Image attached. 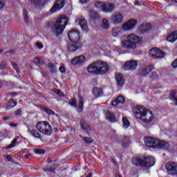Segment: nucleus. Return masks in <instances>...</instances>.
Instances as JSON below:
<instances>
[{
  "label": "nucleus",
  "instance_id": "44",
  "mask_svg": "<svg viewBox=\"0 0 177 177\" xmlns=\"http://www.w3.org/2000/svg\"><path fill=\"white\" fill-rule=\"evenodd\" d=\"M82 140L83 142H85L87 145H91V143H93V140H92L89 137H82Z\"/></svg>",
  "mask_w": 177,
  "mask_h": 177
},
{
  "label": "nucleus",
  "instance_id": "45",
  "mask_svg": "<svg viewBox=\"0 0 177 177\" xmlns=\"http://www.w3.org/2000/svg\"><path fill=\"white\" fill-rule=\"evenodd\" d=\"M149 77L152 80V81H154L155 80H157V78H158V74L157 73V72L153 71L151 73Z\"/></svg>",
  "mask_w": 177,
  "mask_h": 177
},
{
  "label": "nucleus",
  "instance_id": "48",
  "mask_svg": "<svg viewBox=\"0 0 177 177\" xmlns=\"http://www.w3.org/2000/svg\"><path fill=\"white\" fill-rule=\"evenodd\" d=\"M8 64L5 62H0V70H6Z\"/></svg>",
  "mask_w": 177,
  "mask_h": 177
},
{
  "label": "nucleus",
  "instance_id": "18",
  "mask_svg": "<svg viewBox=\"0 0 177 177\" xmlns=\"http://www.w3.org/2000/svg\"><path fill=\"white\" fill-rule=\"evenodd\" d=\"M80 128H82V131H84L86 135H91V133L92 132V129L91 128V126L88 124V122H86V121L84 120L80 121Z\"/></svg>",
  "mask_w": 177,
  "mask_h": 177
},
{
  "label": "nucleus",
  "instance_id": "26",
  "mask_svg": "<svg viewBox=\"0 0 177 177\" xmlns=\"http://www.w3.org/2000/svg\"><path fill=\"white\" fill-rule=\"evenodd\" d=\"M115 80L118 86H122L125 82V79H124V76L121 73L115 75Z\"/></svg>",
  "mask_w": 177,
  "mask_h": 177
},
{
  "label": "nucleus",
  "instance_id": "59",
  "mask_svg": "<svg viewBox=\"0 0 177 177\" xmlns=\"http://www.w3.org/2000/svg\"><path fill=\"white\" fill-rule=\"evenodd\" d=\"M80 3H86V2H89V0H80Z\"/></svg>",
  "mask_w": 177,
  "mask_h": 177
},
{
  "label": "nucleus",
  "instance_id": "62",
  "mask_svg": "<svg viewBox=\"0 0 177 177\" xmlns=\"http://www.w3.org/2000/svg\"><path fill=\"white\" fill-rule=\"evenodd\" d=\"M5 53H10V55H13V53H15V51L10 50L6 52Z\"/></svg>",
  "mask_w": 177,
  "mask_h": 177
},
{
  "label": "nucleus",
  "instance_id": "43",
  "mask_svg": "<svg viewBox=\"0 0 177 177\" xmlns=\"http://www.w3.org/2000/svg\"><path fill=\"white\" fill-rule=\"evenodd\" d=\"M1 119L3 121H9V120H12V114H6V113H3Z\"/></svg>",
  "mask_w": 177,
  "mask_h": 177
},
{
  "label": "nucleus",
  "instance_id": "15",
  "mask_svg": "<svg viewBox=\"0 0 177 177\" xmlns=\"http://www.w3.org/2000/svg\"><path fill=\"white\" fill-rule=\"evenodd\" d=\"M137 24L138 21H136V19H130L128 22L125 23L122 26V30H124V31H129V30L135 28Z\"/></svg>",
  "mask_w": 177,
  "mask_h": 177
},
{
  "label": "nucleus",
  "instance_id": "56",
  "mask_svg": "<svg viewBox=\"0 0 177 177\" xmlns=\"http://www.w3.org/2000/svg\"><path fill=\"white\" fill-rule=\"evenodd\" d=\"M12 66L16 70V71H19V66H17V64L15 62L12 63Z\"/></svg>",
  "mask_w": 177,
  "mask_h": 177
},
{
  "label": "nucleus",
  "instance_id": "61",
  "mask_svg": "<svg viewBox=\"0 0 177 177\" xmlns=\"http://www.w3.org/2000/svg\"><path fill=\"white\" fill-rule=\"evenodd\" d=\"M10 96L12 97H15V96H17V93H11Z\"/></svg>",
  "mask_w": 177,
  "mask_h": 177
},
{
  "label": "nucleus",
  "instance_id": "11",
  "mask_svg": "<svg viewBox=\"0 0 177 177\" xmlns=\"http://www.w3.org/2000/svg\"><path fill=\"white\" fill-rule=\"evenodd\" d=\"M153 70H156L154 64H149L144 68L139 70L138 74V75H140V77H146L147 75H149V73H151Z\"/></svg>",
  "mask_w": 177,
  "mask_h": 177
},
{
  "label": "nucleus",
  "instance_id": "34",
  "mask_svg": "<svg viewBox=\"0 0 177 177\" xmlns=\"http://www.w3.org/2000/svg\"><path fill=\"white\" fill-rule=\"evenodd\" d=\"M47 66L49 71H50L53 74H56V73H57V67H56L55 64L53 63H48Z\"/></svg>",
  "mask_w": 177,
  "mask_h": 177
},
{
  "label": "nucleus",
  "instance_id": "17",
  "mask_svg": "<svg viewBox=\"0 0 177 177\" xmlns=\"http://www.w3.org/2000/svg\"><path fill=\"white\" fill-rule=\"evenodd\" d=\"M85 62H86V57L80 55L72 59L71 64H73V66H77V64H82L83 63H85Z\"/></svg>",
  "mask_w": 177,
  "mask_h": 177
},
{
  "label": "nucleus",
  "instance_id": "22",
  "mask_svg": "<svg viewBox=\"0 0 177 177\" xmlns=\"http://www.w3.org/2000/svg\"><path fill=\"white\" fill-rule=\"evenodd\" d=\"M93 95L97 99V97H102L103 96V89L102 88L94 87L92 91Z\"/></svg>",
  "mask_w": 177,
  "mask_h": 177
},
{
  "label": "nucleus",
  "instance_id": "63",
  "mask_svg": "<svg viewBox=\"0 0 177 177\" xmlns=\"http://www.w3.org/2000/svg\"><path fill=\"white\" fill-rule=\"evenodd\" d=\"M10 127H12L13 128H16V127H17V124H16V123L10 124Z\"/></svg>",
  "mask_w": 177,
  "mask_h": 177
},
{
  "label": "nucleus",
  "instance_id": "64",
  "mask_svg": "<svg viewBox=\"0 0 177 177\" xmlns=\"http://www.w3.org/2000/svg\"><path fill=\"white\" fill-rule=\"evenodd\" d=\"M47 162H48V164H50L52 162V160H50V158H48L47 159Z\"/></svg>",
  "mask_w": 177,
  "mask_h": 177
},
{
  "label": "nucleus",
  "instance_id": "52",
  "mask_svg": "<svg viewBox=\"0 0 177 177\" xmlns=\"http://www.w3.org/2000/svg\"><path fill=\"white\" fill-rule=\"evenodd\" d=\"M5 6V0H0V9H3Z\"/></svg>",
  "mask_w": 177,
  "mask_h": 177
},
{
  "label": "nucleus",
  "instance_id": "16",
  "mask_svg": "<svg viewBox=\"0 0 177 177\" xmlns=\"http://www.w3.org/2000/svg\"><path fill=\"white\" fill-rule=\"evenodd\" d=\"M72 43L68 44L67 49L69 52H77L81 48V43L79 41H71Z\"/></svg>",
  "mask_w": 177,
  "mask_h": 177
},
{
  "label": "nucleus",
  "instance_id": "40",
  "mask_svg": "<svg viewBox=\"0 0 177 177\" xmlns=\"http://www.w3.org/2000/svg\"><path fill=\"white\" fill-rule=\"evenodd\" d=\"M16 143H17V138H15L11 142L10 145L8 147H6V150H9V149H13L16 146Z\"/></svg>",
  "mask_w": 177,
  "mask_h": 177
},
{
  "label": "nucleus",
  "instance_id": "8",
  "mask_svg": "<svg viewBox=\"0 0 177 177\" xmlns=\"http://www.w3.org/2000/svg\"><path fill=\"white\" fill-rule=\"evenodd\" d=\"M68 104H70V106L72 107L77 109L78 113H81V111L84 110V98L82 97H80L79 99V106L77 103V99H75V97H72Z\"/></svg>",
  "mask_w": 177,
  "mask_h": 177
},
{
  "label": "nucleus",
  "instance_id": "29",
  "mask_svg": "<svg viewBox=\"0 0 177 177\" xmlns=\"http://www.w3.org/2000/svg\"><path fill=\"white\" fill-rule=\"evenodd\" d=\"M121 145L123 149H127V147H128V146L131 145V138H129V137L127 136L124 137V138L122 139Z\"/></svg>",
  "mask_w": 177,
  "mask_h": 177
},
{
  "label": "nucleus",
  "instance_id": "30",
  "mask_svg": "<svg viewBox=\"0 0 177 177\" xmlns=\"http://www.w3.org/2000/svg\"><path fill=\"white\" fill-rule=\"evenodd\" d=\"M56 168H57V165H53L51 167L43 169V171L46 174H55Z\"/></svg>",
  "mask_w": 177,
  "mask_h": 177
},
{
  "label": "nucleus",
  "instance_id": "6",
  "mask_svg": "<svg viewBox=\"0 0 177 177\" xmlns=\"http://www.w3.org/2000/svg\"><path fill=\"white\" fill-rule=\"evenodd\" d=\"M145 142L147 147L151 149H167L169 147V144L167 142L160 141V140L147 137L145 138Z\"/></svg>",
  "mask_w": 177,
  "mask_h": 177
},
{
  "label": "nucleus",
  "instance_id": "14",
  "mask_svg": "<svg viewBox=\"0 0 177 177\" xmlns=\"http://www.w3.org/2000/svg\"><path fill=\"white\" fill-rule=\"evenodd\" d=\"M138 67V62L135 60L128 61L124 64V70L132 71Z\"/></svg>",
  "mask_w": 177,
  "mask_h": 177
},
{
  "label": "nucleus",
  "instance_id": "53",
  "mask_svg": "<svg viewBox=\"0 0 177 177\" xmlns=\"http://www.w3.org/2000/svg\"><path fill=\"white\" fill-rule=\"evenodd\" d=\"M59 70L62 74H64V73H66V68H64V66H60Z\"/></svg>",
  "mask_w": 177,
  "mask_h": 177
},
{
  "label": "nucleus",
  "instance_id": "41",
  "mask_svg": "<svg viewBox=\"0 0 177 177\" xmlns=\"http://www.w3.org/2000/svg\"><path fill=\"white\" fill-rule=\"evenodd\" d=\"M121 34V28H114L112 30V35L113 37H118Z\"/></svg>",
  "mask_w": 177,
  "mask_h": 177
},
{
  "label": "nucleus",
  "instance_id": "19",
  "mask_svg": "<svg viewBox=\"0 0 177 177\" xmlns=\"http://www.w3.org/2000/svg\"><path fill=\"white\" fill-rule=\"evenodd\" d=\"M115 9V5L113 3H109L102 6V10L106 13H111L114 12Z\"/></svg>",
  "mask_w": 177,
  "mask_h": 177
},
{
  "label": "nucleus",
  "instance_id": "49",
  "mask_svg": "<svg viewBox=\"0 0 177 177\" xmlns=\"http://www.w3.org/2000/svg\"><path fill=\"white\" fill-rule=\"evenodd\" d=\"M3 158H4L5 161H6L7 162L12 161V157H10V156H9V155L4 156Z\"/></svg>",
  "mask_w": 177,
  "mask_h": 177
},
{
  "label": "nucleus",
  "instance_id": "4",
  "mask_svg": "<svg viewBox=\"0 0 177 177\" xmlns=\"http://www.w3.org/2000/svg\"><path fill=\"white\" fill-rule=\"evenodd\" d=\"M142 39L143 38L142 37H139L135 34H130L127 35L126 39L121 41V46L124 49L133 50L138 46V44H142Z\"/></svg>",
  "mask_w": 177,
  "mask_h": 177
},
{
  "label": "nucleus",
  "instance_id": "7",
  "mask_svg": "<svg viewBox=\"0 0 177 177\" xmlns=\"http://www.w3.org/2000/svg\"><path fill=\"white\" fill-rule=\"evenodd\" d=\"M37 130L39 131L43 135L46 136H50L52 134V127L46 121H40L37 123L36 125Z\"/></svg>",
  "mask_w": 177,
  "mask_h": 177
},
{
  "label": "nucleus",
  "instance_id": "38",
  "mask_svg": "<svg viewBox=\"0 0 177 177\" xmlns=\"http://www.w3.org/2000/svg\"><path fill=\"white\" fill-rule=\"evenodd\" d=\"M122 122H123V128H124V129L129 128L131 123L129 122V120H128V118L123 117Z\"/></svg>",
  "mask_w": 177,
  "mask_h": 177
},
{
  "label": "nucleus",
  "instance_id": "24",
  "mask_svg": "<svg viewBox=\"0 0 177 177\" xmlns=\"http://www.w3.org/2000/svg\"><path fill=\"white\" fill-rule=\"evenodd\" d=\"M79 26H80L82 30L84 32H88V31H89V28H88V22L86 20L84 19H80Z\"/></svg>",
  "mask_w": 177,
  "mask_h": 177
},
{
  "label": "nucleus",
  "instance_id": "58",
  "mask_svg": "<svg viewBox=\"0 0 177 177\" xmlns=\"http://www.w3.org/2000/svg\"><path fill=\"white\" fill-rule=\"evenodd\" d=\"M95 6V8H99V6H102V2H97Z\"/></svg>",
  "mask_w": 177,
  "mask_h": 177
},
{
  "label": "nucleus",
  "instance_id": "10",
  "mask_svg": "<svg viewBox=\"0 0 177 177\" xmlns=\"http://www.w3.org/2000/svg\"><path fill=\"white\" fill-rule=\"evenodd\" d=\"M68 37L71 42H79L80 30L75 28L71 29L68 33Z\"/></svg>",
  "mask_w": 177,
  "mask_h": 177
},
{
  "label": "nucleus",
  "instance_id": "21",
  "mask_svg": "<svg viewBox=\"0 0 177 177\" xmlns=\"http://www.w3.org/2000/svg\"><path fill=\"white\" fill-rule=\"evenodd\" d=\"M106 118L109 122H117V118L115 115L109 110H107L105 113Z\"/></svg>",
  "mask_w": 177,
  "mask_h": 177
},
{
  "label": "nucleus",
  "instance_id": "50",
  "mask_svg": "<svg viewBox=\"0 0 177 177\" xmlns=\"http://www.w3.org/2000/svg\"><path fill=\"white\" fill-rule=\"evenodd\" d=\"M56 95H57L59 97H66L64 93L62 92L60 90H58Z\"/></svg>",
  "mask_w": 177,
  "mask_h": 177
},
{
  "label": "nucleus",
  "instance_id": "42",
  "mask_svg": "<svg viewBox=\"0 0 177 177\" xmlns=\"http://www.w3.org/2000/svg\"><path fill=\"white\" fill-rule=\"evenodd\" d=\"M23 16L24 23L28 26V13L27 12V10H23Z\"/></svg>",
  "mask_w": 177,
  "mask_h": 177
},
{
  "label": "nucleus",
  "instance_id": "47",
  "mask_svg": "<svg viewBox=\"0 0 177 177\" xmlns=\"http://www.w3.org/2000/svg\"><path fill=\"white\" fill-rule=\"evenodd\" d=\"M33 151L35 154H45V150L42 149H35Z\"/></svg>",
  "mask_w": 177,
  "mask_h": 177
},
{
  "label": "nucleus",
  "instance_id": "3",
  "mask_svg": "<svg viewBox=\"0 0 177 177\" xmlns=\"http://www.w3.org/2000/svg\"><path fill=\"white\" fill-rule=\"evenodd\" d=\"M131 162L135 167H141V168H151L156 164V159L151 156L138 155L133 156Z\"/></svg>",
  "mask_w": 177,
  "mask_h": 177
},
{
  "label": "nucleus",
  "instance_id": "32",
  "mask_svg": "<svg viewBox=\"0 0 177 177\" xmlns=\"http://www.w3.org/2000/svg\"><path fill=\"white\" fill-rule=\"evenodd\" d=\"M169 99L170 100H174V106H177L176 91H175V90H171L170 91V94L169 95Z\"/></svg>",
  "mask_w": 177,
  "mask_h": 177
},
{
  "label": "nucleus",
  "instance_id": "35",
  "mask_svg": "<svg viewBox=\"0 0 177 177\" xmlns=\"http://www.w3.org/2000/svg\"><path fill=\"white\" fill-rule=\"evenodd\" d=\"M91 20H100V15L94 10L90 11Z\"/></svg>",
  "mask_w": 177,
  "mask_h": 177
},
{
  "label": "nucleus",
  "instance_id": "36",
  "mask_svg": "<svg viewBox=\"0 0 177 177\" xmlns=\"http://www.w3.org/2000/svg\"><path fill=\"white\" fill-rule=\"evenodd\" d=\"M17 105V102H15L13 100H10L6 106V110H10V109H13V107H15Z\"/></svg>",
  "mask_w": 177,
  "mask_h": 177
},
{
  "label": "nucleus",
  "instance_id": "57",
  "mask_svg": "<svg viewBox=\"0 0 177 177\" xmlns=\"http://www.w3.org/2000/svg\"><path fill=\"white\" fill-rule=\"evenodd\" d=\"M30 157H31V154L27 153L25 156H24V158H26V160H30Z\"/></svg>",
  "mask_w": 177,
  "mask_h": 177
},
{
  "label": "nucleus",
  "instance_id": "60",
  "mask_svg": "<svg viewBox=\"0 0 177 177\" xmlns=\"http://www.w3.org/2000/svg\"><path fill=\"white\" fill-rule=\"evenodd\" d=\"M52 91L54 92V93H55V95L57 93L59 89L53 88H52Z\"/></svg>",
  "mask_w": 177,
  "mask_h": 177
},
{
  "label": "nucleus",
  "instance_id": "31",
  "mask_svg": "<svg viewBox=\"0 0 177 177\" xmlns=\"http://www.w3.org/2000/svg\"><path fill=\"white\" fill-rule=\"evenodd\" d=\"M161 52V50L158 48H153L149 51V55L154 59H157V53Z\"/></svg>",
  "mask_w": 177,
  "mask_h": 177
},
{
  "label": "nucleus",
  "instance_id": "12",
  "mask_svg": "<svg viewBox=\"0 0 177 177\" xmlns=\"http://www.w3.org/2000/svg\"><path fill=\"white\" fill-rule=\"evenodd\" d=\"M64 5H66V0H57L53 6L50 8V12H51V13H56V12H59L60 9H63Z\"/></svg>",
  "mask_w": 177,
  "mask_h": 177
},
{
  "label": "nucleus",
  "instance_id": "55",
  "mask_svg": "<svg viewBox=\"0 0 177 177\" xmlns=\"http://www.w3.org/2000/svg\"><path fill=\"white\" fill-rule=\"evenodd\" d=\"M36 46L38 48V49H42L44 48V45H42V43H37Z\"/></svg>",
  "mask_w": 177,
  "mask_h": 177
},
{
  "label": "nucleus",
  "instance_id": "20",
  "mask_svg": "<svg viewBox=\"0 0 177 177\" xmlns=\"http://www.w3.org/2000/svg\"><path fill=\"white\" fill-rule=\"evenodd\" d=\"M151 30V24H142L138 28V32L140 34H146V32H149Z\"/></svg>",
  "mask_w": 177,
  "mask_h": 177
},
{
  "label": "nucleus",
  "instance_id": "1",
  "mask_svg": "<svg viewBox=\"0 0 177 177\" xmlns=\"http://www.w3.org/2000/svg\"><path fill=\"white\" fill-rule=\"evenodd\" d=\"M67 24H68L67 17L62 15L47 21L46 23V28L50 30L55 37H60L63 34Z\"/></svg>",
  "mask_w": 177,
  "mask_h": 177
},
{
  "label": "nucleus",
  "instance_id": "46",
  "mask_svg": "<svg viewBox=\"0 0 177 177\" xmlns=\"http://www.w3.org/2000/svg\"><path fill=\"white\" fill-rule=\"evenodd\" d=\"M165 57V52L160 50V52H158L156 59H164Z\"/></svg>",
  "mask_w": 177,
  "mask_h": 177
},
{
  "label": "nucleus",
  "instance_id": "25",
  "mask_svg": "<svg viewBox=\"0 0 177 177\" xmlns=\"http://www.w3.org/2000/svg\"><path fill=\"white\" fill-rule=\"evenodd\" d=\"M37 109H40V110H42V111H44V113H46V114H48V115H55L56 114L55 111L44 105H37Z\"/></svg>",
  "mask_w": 177,
  "mask_h": 177
},
{
  "label": "nucleus",
  "instance_id": "2",
  "mask_svg": "<svg viewBox=\"0 0 177 177\" xmlns=\"http://www.w3.org/2000/svg\"><path fill=\"white\" fill-rule=\"evenodd\" d=\"M109 70L107 62L100 60L93 62L87 67V72L93 75H106Z\"/></svg>",
  "mask_w": 177,
  "mask_h": 177
},
{
  "label": "nucleus",
  "instance_id": "54",
  "mask_svg": "<svg viewBox=\"0 0 177 177\" xmlns=\"http://www.w3.org/2000/svg\"><path fill=\"white\" fill-rule=\"evenodd\" d=\"M20 114H21V109H18L15 111V115H20Z\"/></svg>",
  "mask_w": 177,
  "mask_h": 177
},
{
  "label": "nucleus",
  "instance_id": "5",
  "mask_svg": "<svg viewBox=\"0 0 177 177\" xmlns=\"http://www.w3.org/2000/svg\"><path fill=\"white\" fill-rule=\"evenodd\" d=\"M133 113L136 118L145 124H150L153 120L151 113L142 106H138Z\"/></svg>",
  "mask_w": 177,
  "mask_h": 177
},
{
  "label": "nucleus",
  "instance_id": "9",
  "mask_svg": "<svg viewBox=\"0 0 177 177\" xmlns=\"http://www.w3.org/2000/svg\"><path fill=\"white\" fill-rule=\"evenodd\" d=\"M165 168L168 175H171V176L177 175V164L176 162H168L165 165Z\"/></svg>",
  "mask_w": 177,
  "mask_h": 177
},
{
  "label": "nucleus",
  "instance_id": "33",
  "mask_svg": "<svg viewBox=\"0 0 177 177\" xmlns=\"http://www.w3.org/2000/svg\"><path fill=\"white\" fill-rule=\"evenodd\" d=\"M30 2L35 8H41V6H44V1L42 0H30Z\"/></svg>",
  "mask_w": 177,
  "mask_h": 177
},
{
  "label": "nucleus",
  "instance_id": "28",
  "mask_svg": "<svg viewBox=\"0 0 177 177\" xmlns=\"http://www.w3.org/2000/svg\"><path fill=\"white\" fill-rule=\"evenodd\" d=\"M28 132L30 133L31 136H33V138H35L36 139H40V140H42V137H41V134L39 132H38V130L37 129H28Z\"/></svg>",
  "mask_w": 177,
  "mask_h": 177
},
{
  "label": "nucleus",
  "instance_id": "27",
  "mask_svg": "<svg viewBox=\"0 0 177 177\" xmlns=\"http://www.w3.org/2000/svg\"><path fill=\"white\" fill-rule=\"evenodd\" d=\"M167 41L171 42V44H174L175 41H177V30L172 32L169 36H167Z\"/></svg>",
  "mask_w": 177,
  "mask_h": 177
},
{
  "label": "nucleus",
  "instance_id": "37",
  "mask_svg": "<svg viewBox=\"0 0 177 177\" xmlns=\"http://www.w3.org/2000/svg\"><path fill=\"white\" fill-rule=\"evenodd\" d=\"M101 26L102 28H104V30L110 28V24H109V20H107V19H103Z\"/></svg>",
  "mask_w": 177,
  "mask_h": 177
},
{
  "label": "nucleus",
  "instance_id": "51",
  "mask_svg": "<svg viewBox=\"0 0 177 177\" xmlns=\"http://www.w3.org/2000/svg\"><path fill=\"white\" fill-rule=\"evenodd\" d=\"M171 67H173V68H177V59L171 63Z\"/></svg>",
  "mask_w": 177,
  "mask_h": 177
},
{
  "label": "nucleus",
  "instance_id": "13",
  "mask_svg": "<svg viewBox=\"0 0 177 177\" xmlns=\"http://www.w3.org/2000/svg\"><path fill=\"white\" fill-rule=\"evenodd\" d=\"M112 24H120L124 21V15L121 12H115L112 15L110 19Z\"/></svg>",
  "mask_w": 177,
  "mask_h": 177
},
{
  "label": "nucleus",
  "instance_id": "23",
  "mask_svg": "<svg viewBox=\"0 0 177 177\" xmlns=\"http://www.w3.org/2000/svg\"><path fill=\"white\" fill-rule=\"evenodd\" d=\"M124 103H125V98H124V96L122 95H119L112 102V106L115 107L118 106V104H124Z\"/></svg>",
  "mask_w": 177,
  "mask_h": 177
},
{
  "label": "nucleus",
  "instance_id": "39",
  "mask_svg": "<svg viewBox=\"0 0 177 177\" xmlns=\"http://www.w3.org/2000/svg\"><path fill=\"white\" fill-rule=\"evenodd\" d=\"M34 62L36 64H39V66H44V64H45V61H44V59L39 58V57H35L34 58Z\"/></svg>",
  "mask_w": 177,
  "mask_h": 177
}]
</instances>
